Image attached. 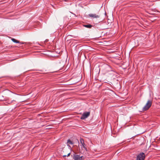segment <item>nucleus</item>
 <instances>
[{"instance_id":"1","label":"nucleus","mask_w":160,"mask_h":160,"mask_svg":"<svg viewBox=\"0 0 160 160\" xmlns=\"http://www.w3.org/2000/svg\"><path fill=\"white\" fill-rule=\"evenodd\" d=\"M152 103V101L149 100L142 109L143 111H145L148 110L151 107Z\"/></svg>"},{"instance_id":"2","label":"nucleus","mask_w":160,"mask_h":160,"mask_svg":"<svg viewBox=\"0 0 160 160\" xmlns=\"http://www.w3.org/2000/svg\"><path fill=\"white\" fill-rule=\"evenodd\" d=\"M145 158V154L143 152H141L137 155L136 160H144Z\"/></svg>"},{"instance_id":"3","label":"nucleus","mask_w":160,"mask_h":160,"mask_svg":"<svg viewBox=\"0 0 160 160\" xmlns=\"http://www.w3.org/2000/svg\"><path fill=\"white\" fill-rule=\"evenodd\" d=\"M90 114V112H86L83 113L80 118L82 119H84L88 117Z\"/></svg>"},{"instance_id":"4","label":"nucleus","mask_w":160,"mask_h":160,"mask_svg":"<svg viewBox=\"0 0 160 160\" xmlns=\"http://www.w3.org/2000/svg\"><path fill=\"white\" fill-rule=\"evenodd\" d=\"M73 158L75 160H82L84 159V158L82 156H80L78 155H75Z\"/></svg>"},{"instance_id":"5","label":"nucleus","mask_w":160,"mask_h":160,"mask_svg":"<svg viewBox=\"0 0 160 160\" xmlns=\"http://www.w3.org/2000/svg\"><path fill=\"white\" fill-rule=\"evenodd\" d=\"M88 15L90 17L92 18H97L100 17V16L96 14H90Z\"/></svg>"},{"instance_id":"6","label":"nucleus","mask_w":160,"mask_h":160,"mask_svg":"<svg viewBox=\"0 0 160 160\" xmlns=\"http://www.w3.org/2000/svg\"><path fill=\"white\" fill-rule=\"evenodd\" d=\"M80 141L83 148L85 149V150L87 151V148L85 147V145L84 143V139L82 138H81L80 139Z\"/></svg>"},{"instance_id":"7","label":"nucleus","mask_w":160,"mask_h":160,"mask_svg":"<svg viewBox=\"0 0 160 160\" xmlns=\"http://www.w3.org/2000/svg\"><path fill=\"white\" fill-rule=\"evenodd\" d=\"M11 40L13 42L16 43H20V44H23L24 43V42H20L19 41H18L14 38H12Z\"/></svg>"},{"instance_id":"8","label":"nucleus","mask_w":160,"mask_h":160,"mask_svg":"<svg viewBox=\"0 0 160 160\" xmlns=\"http://www.w3.org/2000/svg\"><path fill=\"white\" fill-rule=\"evenodd\" d=\"M67 145L68 146H69L70 147V146L69 145V144H73V142L71 141L70 139H68L67 141Z\"/></svg>"},{"instance_id":"9","label":"nucleus","mask_w":160,"mask_h":160,"mask_svg":"<svg viewBox=\"0 0 160 160\" xmlns=\"http://www.w3.org/2000/svg\"><path fill=\"white\" fill-rule=\"evenodd\" d=\"M83 26L89 28H91L92 27V26L90 24H88L87 25H84Z\"/></svg>"},{"instance_id":"10","label":"nucleus","mask_w":160,"mask_h":160,"mask_svg":"<svg viewBox=\"0 0 160 160\" xmlns=\"http://www.w3.org/2000/svg\"><path fill=\"white\" fill-rule=\"evenodd\" d=\"M13 46H9L8 47V48H13Z\"/></svg>"},{"instance_id":"11","label":"nucleus","mask_w":160,"mask_h":160,"mask_svg":"<svg viewBox=\"0 0 160 160\" xmlns=\"http://www.w3.org/2000/svg\"><path fill=\"white\" fill-rule=\"evenodd\" d=\"M70 154V153H68V154L67 156L68 157V156H69Z\"/></svg>"},{"instance_id":"12","label":"nucleus","mask_w":160,"mask_h":160,"mask_svg":"<svg viewBox=\"0 0 160 160\" xmlns=\"http://www.w3.org/2000/svg\"><path fill=\"white\" fill-rule=\"evenodd\" d=\"M66 155H64L63 156V157H66Z\"/></svg>"}]
</instances>
